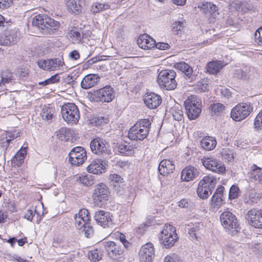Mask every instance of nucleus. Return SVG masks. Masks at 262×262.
<instances>
[{
    "mask_svg": "<svg viewBox=\"0 0 262 262\" xmlns=\"http://www.w3.org/2000/svg\"><path fill=\"white\" fill-rule=\"evenodd\" d=\"M250 224L256 228L262 229V210L255 208L249 210L247 213Z\"/></svg>",
    "mask_w": 262,
    "mask_h": 262,
    "instance_id": "obj_17",
    "label": "nucleus"
},
{
    "mask_svg": "<svg viewBox=\"0 0 262 262\" xmlns=\"http://www.w3.org/2000/svg\"><path fill=\"white\" fill-rule=\"evenodd\" d=\"M110 192L106 185L101 183L96 186L93 195L95 205L101 206L108 200Z\"/></svg>",
    "mask_w": 262,
    "mask_h": 262,
    "instance_id": "obj_12",
    "label": "nucleus"
},
{
    "mask_svg": "<svg viewBox=\"0 0 262 262\" xmlns=\"http://www.w3.org/2000/svg\"><path fill=\"white\" fill-rule=\"evenodd\" d=\"M169 47L170 46L168 43L164 42H159L156 43V46L155 47L161 50H165L168 49L169 48Z\"/></svg>",
    "mask_w": 262,
    "mask_h": 262,
    "instance_id": "obj_64",
    "label": "nucleus"
},
{
    "mask_svg": "<svg viewBox=\"0 0 262 262\" xmlns=\"http://www.w3.org/2000/svg\"><path fill=\"white\" fill-rule=\"evenodd\" d=\"M163 262H181L179 257L176 254L168 255L166 256Z\"/></svg>",
    "mask_w": 262,
    "mask_h": 262,
    "instance_id": "obj_56",
    "label": "nucleus"
},
{
    "mask_svg": "<svg viewBox=\"0 0 262 262\" xmlns=\"http://www.w3.org/2000/svg\"><path fill=\"white\" fill-rule=\"evenodd\" d=\"M176 73L172 70H162L158 75L157 81L161 86L167 90H172L176 88Z\"/></svg>",
    "mask_w": 262,
    "mask_h": 262,
    "instance_id": "obj_4",
    "label": "nucleus"
},
{
    "mask_svg": "<svg viewBox=\"0 0 262 262\" xmlns=\"http://www.w3.org/2000/svg\"><path fill=\"white\" fill-rule=\"evenodd\" d=\"M159 238L160 243L164 248L167 249L172 247L178 239L175 228L171 225H164L160 232Z\"/></svg>",
    "mask_w": 262,
    "mask_h": 262,
    "instance_id": "obj_3",
    "label": "nucleus"
},
{
    "mask_svg": "<svg viewBox=\"0 0 262 262\" xmlns=\"http://www.w3.org/2000/svg\"><path fill=\"white\" fill-rule=\"evenodd\" d=\"M144 101L145 105L150 109L157 108L161 103V97L154 93L146 94L144 97Z\"/></svg>",
    "mask_w": 262,
    "mask_h": 262,
    "instance_id": "obj_21",
    "label": "nucleus"
},
{
    "mask_svg": "<svg viewBox=\"0 0 262 262\" xmlns=\"http://www.w3.org/2000/svg\"><path fill=\"white\" fill-rule=\"evenodd\" d=\"M83 0H68L66 6L68 11L75 15H79L82 13Z\"/></svg>",
    "mask_w": 262,
    "mask_h": 262,
    "instance_id": "obj_23",
    "label": "nucleus"
},
{
    "mask_svg": "<svg viewBox=\"0 0 262 262\" xmlns=\"http://www.w3.org/2000/svg\"><path fill=\"white\" fill-rule=\"evenodd\" d=\"M61 113L63 120L68 124H76L79 119L80 114L77 106L73 103H68L63 105Z\"/></svg>",
    "mask_w": 262,
    "mask_h": 262,
    "instance_id": "obj_6",
    "label": "nucleus"
},
{
    "mask_svg": "<svg viewBox=\"0 0 262 262\" xmlns=\"http://www.w3.org/2000/svg\"><path fill=\"white\" fill-rule=\"evenodd\" d=\"M102 252L97 249L91 250L88 254L89 259L93 262L99 261L102 258Z\"/></svg>",
    "mask_w": 262,
    "mask_h": 262,
    "instance_id": "obj_42",
    "label": "nucleus"
},
{
    "mask_svg": "<svg viewBox=\"0 0 262 262\" xmlns=\"http://www.w3.org/2000/svg\"><path fill=\"white\" fill-rule=\"evenodd\" d=\"M212 191V190L206 187V186L199 184L196 192L200 198L205 199L211 194Z\"/></svg>",
    "mask_w": 262,
    "mask_h": 262,
    "instance_id": "obj_39",
    "label": "nucleus"
},
{
    "mask_svg": "<svg viewBox=\"0 0 262 262\" xmlns=\"http://www.w3.org/2000/svg\"><path fill=\"white\" fill-rule=\"evenodd\" d=\"M68 36L69 39L73 43H79L82 40L83 34L80 30L74 28L69 32Z\"/></svg>",
    "mask_w": 262,
    "mask_h": 262,
    "instance_id": "obj_36",
    "label": "nucleus"
},
{
    "mask_svg": "<svg viewBox=\"0 0 262 262\" xmlns=\"http://www.w3.org/2000/svg\"><path fill=\"white\" fill-rule=\"evenodd\" d=\"M108 121V118L106 116H99L95 119V122L97 125H102Z\"/></svg>",
    "mask_w": 262,
    "mask_h": 262,
    "instance_id": "obj_59",
    "label": "nucleus"
},
{
    "mask_svg": "<svg viewBox=\"0 0 262 262\" xmlns=\"http://www.w3.org/2000/svg\"><path fill=\"white\" fill-rule=\"evenodd\" d=\"M1 9H6L12 6L13 0H0Z\"/></svg>",
    "mask_w": 262,
    "mask_h": 262,
    "instance_id": "obj_60",
    "label": "nucleus"
},
{
    "mask_svg": "<svg viewBox=\"0 0 262 262\" xmlns=\"http://www.w3.org/2000/svg\"><path fill=\"white\" fill-rule=\"evenodd\" d=\"M253 110V105L250 103H238L232 109L231 117L236 121H240L246 118Z\"/></svg>",
    "mask_w": 262,
    "mask_h": 262,
    "instance_id": "obj_9",
    "label": "nucleus"
},
{
    "mask_svg": "<svg viewBox=\"0 0 262 262\" xmlns=\"http://www.w3.org/2000/svg\"><path fill=\"white\" fill-rule=\"evenodd\" d=\"M32 25L39 29L45 30L47 32V34L50 35L60 27L58 21L45 14L36 15L32 20Z\"/></svg>",
    "mask_w": 262,
    "mask_h": 262,
    "instance_id": "obj_2",
    "label": "nucleus"
},
{
    "mask_svg": "<svg viewBox=\"0 0 262 262\" xmlns=\"http://www.w3.org/2000/svg\"><path fill=\"white\" fill-rule=\"evenodd\" d=\"M253 68L245 66L242 69H236L234 71L233 76L238 79L248 80L251 78L253 73Z\"/></svg>",
    "mask_w": 262,
    "mask_h": 262,
    "instance_id": "obj_24",
    "label": "nucleus"
},
{
    "mask_svg": "<svg viewBox=\"0 0 262 262\" xmlns=\"http://www.w3.org/2000/svg\"><path fill=\"white\" fill-rule=\"evenodd\" d=\"M216 143L215 138L210 136L205 137L201 141V147L207 150L213 149L215 147Z\"/></svg>",
    "mask_w": 262,
    "mask_h": 262,
    "instance_id": "obj_32",
    "label": "nucleus"
},
{
    "mask_svg": "<svg viewBox=\"0 0 262 262\" xmlns=\"http://www.w3.org/2000/svg\"><path fill=\"white\" fill-rule=\"evenodd\" d=\"M237 244L235 242H232L226 245L225 249L231 253H235L237 250Z\"/></svg>",
    "mask_w": 262,
    "mask_h": 262,
    "instance_id": "obj_55",
    "label": "nucleus"
},
{
    "mask_svg": "<svg viewBox=\"0 0 262 262\" xmlns=\"http://www.w3.org/2000/svg\"><path fill=\"white\" fill-rule=\"evenodd\" d=\"M110 180L114 183L122 182V179L119 175L117 174H112L110 176Z\"/></svg>",
    "mask_w": 262,
    "mask_h": 262,
    "instance_id": "obj_62",
    "label": "nucleus"
},
{
    "mask_svg": "<svg viewBox=\"0 0 262 262\" xmlns=\"http://www.w3.org/2000/svg\"><path fill=\"white\" fill-rule=\"evenodd\" d=\"M199 170L191 166L185 167L181 171V179L183 181L189 182L199 176Z\"/></svg>",
    "mask_w": 262,
    "mask_h": 262,
    "instance_id": "obj_20",
    "label": "nucleus"
},
{
    "mask_svg": "<svg viewBox=\"0 0 262 262\" xmlns=\"http://www.w3.org/2000/svg\"><path fill=\"white\" fill-rule=\"evenodd\" d=\"M225 188L220 185L219 186L211 199V205L213 206H220L223 202V192Z\"/></svg>",
    "mask_w": 262,
    "mask_h": 262,
    "instance_id": "obj_31",
    "label": "nucleus"
},
{
    "mask_svg": "<svg viewBox=\"0 0 262 262\" xmlns=\"http://www.w3.org/2000/svg\"><path fill=\"white\" fill-rule=\"evenodd\" d=\"M171 113L176 120L181 121L183 118L182 108L179 104H177L171 108Z\"/></svg>",
    "mask_w": 262,
    "mask_h": 262,
    "instance_id": "obj_40",
    "label": "nucleus"
},
{
    "mask_svg": "<svg viewBox=\"0 0 262 262\" xmlns=\"http://www.w3.org/2000/svg\"><path fill=\"white\" fill-rule=\"evenodd\" d=\"M60 80V76L58 74L51 76L50 78L46 79L43 81L39 82L40 85H47L58 82Z\"/></svg>",
    "mask_w": 262,
    "mask_h": 262,
    "instance_id": "obj_51",
    "label": "nucleus"
},
{
    "mask_svg": "<svg viewBox=\"0 0 262 262\" xmlns=\"http://www.w3.org/2000/svg\"><path fill=\"white\" fill-rule=\"evenodd\" d=\"M81 230L82 232H83L84 235L87 237H90L93 235L94 233L93 228L92 226H91L90 223L88 224V225H84L82 229H79Z\"/></svg>",
    "mask_w": 262,
    "mask_h": 262,
    "instance_id": "obj_52",
    "label": "nucleus"
},
{
    "mask_svg": "<svg viewBox=\"0 0 262 262\" xmlns=\"http://www.w3.org/2000/svg\"><path fill=\"white\" fill-rule=\"evenodd\" d=\"M137 43L139 47L144 50L151 49L156 46V41L146 34L140 35Z\"/></svg>",
    "mask_w": 262,
    "mask_h": 262,
    "instance_id": "obj_22",
    "label": "nucleus"
},
{
    "mask_svg": "<svg viewBox=\"0 0 262 262\" xmlns=\"http://www.w3.org/2000/svg\"><path fill=\"white\" fill-rule=\"evenodd\" d=\"M35 210L32 209H28L24 214V217L29 221H31L35 214Z\"/></svg>",
    "mask_w": 262,
    "mask_h": 262,
    "instance_id": "obj_61",
    "label": "nucleus"
},
{
    "mask_svg": "<svg viewBox=\"0 0 262 262\" xmlns=\"http://www.w3.org/2000/svg\"><path fill=\"white\" fill-rule=\"evenodd\" d=\"M148 119L138 121L129 130L128 137L132 140H142L148 135L150 128Z\"/></svg>",
    "mask_w": 262,
    "mask_h": 262,
    "instance_id": "obj_1",
    "label": "nucleus"
},
{
    "mask_svg": "<svg viewBox=\"0 0 262 262\" xmlns=\"http://www.w3.org/2000/svg\"><path fill=\"white\" fill-rule=\"evenodd\" d=\"M240 193L239 188L235 185H233L230 188L229 192V199L230 200L236 199Z\"/></svg>",
    "mask_w": 262,
    "mask_h": 262,
    "instance_id": "obj_48",
    "label": "nucleus"
},
{
    "mask_svg": "<svg viewBox=\"0 0 262 262\" xmlns=\"http://www.w3.org/2000/svg\"><path fill=\"white\" fill-rule=\"evenodd\" d=\"M92 42H90V44H88L87 45L85 46V48L87 49L89 51L88 56H90L91 55V54L94 51L96 47L95 45L93 43L95 41L92 40Z\"/></svg>",
    "mask_w": 262,
    "mask_h": 262,
    "instance_id": "obj_63",
    "label": "nucleus"
},
{
    "mask_svg": "<svg viewBox=\"0 0 262 262\" xmlns=\"http://www.w3.org/2000/svg\"><path fill=\"white\" fill-rule=\"evenodd\" d=\"M77 181L84 186H88L94 184V177L91 174L82 175L77 178Z\"/></svg>",
    "mask_w": 262,
    "mask_h": 262,
    "instance_id": "obj_41",
    "label": "nucleus"
},
{
    "mask_svg": "<svg viewBox=\"0 0 262 262\" xmlns=\"http://www.w3.org/2000/svg\"><path fill=\"white\" fill-rule=\"evenodd\" d=\"M185 108L188 118L190 120L197 118L202 112L201 99L196 96L191 95L184 102Z\"/></svg>",
    "mask_w": 262,
    "mask_h": 262,
    "instance_id": "obj_5",
    "label": "nucleus"
},
{
    "mask_svg": "<svg viewBox=\"0 0 262 262\" xmlns=\"http://www.w3.org/2000/svg\"><path fill=\"white\" fill-rule=\"evenodd\" d=\"M220 221L226 231L231 235L238 231V224L236 216L230 211H225L220 215Z\"/></svg>",
    "mask_w": 262,
    "mask_h": 262,
    "instance_id": "obj_7",
    "label": "nucleus"
},
{
    "mask_svg": "<svg viewBox=\"0 0 262 262\" xmlns=\"http://www.w3.org/2000/svg\"><path fill=\"white\" fill-rule=\"evenodd\" d=\"M18 38L16 30H5L0 35V45L11 46L17 42Z\"/></svg>",
    "mask_w": 262,
    "mask_h": 262,
    "instance_id": "obj_16",
    "label": "nucleus"
},
{
    "mask_svg": "<svg viewBox=\"0 0 262 262\" xmlns=\"http://www.w3.org/2000/svg\"><path fill=\"white\" fill-rule=\"evenodd\" d=\"M221 155L222 159L229 162L233 159V154L232 150L228 148L222 149Z\"/></svg>",
    "mask_w": 262,
    "mask_h": 262,
    "instance_id": "obj_47",
    "label": "nucleus"
},
{
    "mask_svg": "<svg viewBox=\"0 0 262 262\" xmlns=\"http://www.w3.org/2000/svg\"><path fill=\"white\" fill-rule=\"evenodd\" d=\"M112 214L107 211L99 210L95 213L94 219L103 228H109L113 225Z\"/></svg>",
    "mask_w": 262,
    "mask_h": 262,
    "instance_id": "obj_15",
    "label": "nucleus"
},
{
    "mask_svg": "<svg viewBox=\"0 0 262 262\" xmlns=\"http://www.w3.org/2000/svg\"><path fill=\"white\" fill-rule=\"evenodd\" d=\"M100 159L94 160L87 167V170L90 173L99 174L105 171V167Z\"/></svg>",
    "mask_w": 262,
    "mask_h": 262,
    "instance_id": "obj_27",
    "label": "nucleus"
},
{
    "mask_svg": "<svg viewBox=\"0 0 262 262\" xmlns=\"http://www.w3.org/2000/svg\"><path fill=\"white\" fill-rule=\"evenodd\" d=\"M69 156L70 163L76 166L83 164L87 159L86 151L81 146L73 148L69 154Z\"/></svg>",
    "mask_w": 262,
    "mask_h": 262,
    "instance_id": "obj_11",
    "label": "nucleus"
},
{
    "mask_svg": "<svg viewBox=\"0 0 262 262\" xmlns=\"http://www.w3.org/2000/svg\"><path fill=\"white\" fill-rule=\"evenodd\" d=\"M109 8L110 6L107 4L95 3L92 6L91 11L94 13H97L108 9Z\"/></svg>",
    "mask_w": 262,
    "mask_h": 262,
    "instance_id": "obj_43",
    "label": "nucleus"
},
{
    "mask_svg": "<svg viewBox=\"0 0 262 262\" xmlns=\"http://www.w3.org/2000/svg\"><path fill=\"white\" fill-rule=\"evenodd\" d=\"M114 91L111 86L107 85L90 94V99L92 101L110 102L115 98Z\"/></svg>",
    "mask_w": 262,
    "mask_h": 262,
    "instance_id": "obj_8",
    "label": "nucleus"
},
{
    "mask_svg": "<svg viewBox=\"0 0 262 262\" xmlns=\"http://www.w3.org/2000/svg\"><path fill=\"white\" fill-rule=\"evenodd\" d=\"M249 179L251 181H262V168L254 164L251 165L248 172Z\"/></svg>",
    "mask_w": 262,
    "mask_h": 262,
    "instance_id": "obj_29",
    "label": "nucleus"
},
{
    "mask_svg": "<svg viewBox=\"0 0 262 262\" xmlns=\"http://www.w3.org/2000/svg\"><path fill=\"white\" fill-rule=\"evenodd\" d=\"M154 223V218L152 216H148L147 218V222L140 225L138 227V231L141 234H143L146 230L147 227L151 225Z\"/></svg>",
    "mask_w": 262,
    "mask_h": 262,
    "instance_id": "obj_45",
    "label": "nucleus"
},
{
    "mask_svg": "<svg viewBox=\"0 0 262 262\" xmlns=\"http://www.w3.org/2000/svg\"><path fill=\"white\" fill-rule=\"evenodd\" d=\"M19 134H20L19 132L18 131L15 130L14 131H12V132H10V131L8 132L7 133L6 136H7V137H9V139H7L6 140L7 144L8 145L12 139L19 137L20 136Z\"/></svg>",
    "mask_w": 262,
    "mask_h": 262,
    "instance_id": "obj_54",
    "label": "nucleus"
},
{
    "mask_svg": "<svg viewBox=\"0 0 262 262\" xmlns=\"http://www.w3.org/2000/svg\"><path fill=\"white\" fill-rule=\"evenodd\" d=\"M63 64L64 61L62 58L40 60L38 61L39 67L45 70L55 71L59 69Z\"/></svg>",
    "mask_w": 262,
    "mask_h": 262,
    "instance_id": "obj_14",
    "label": "nucleus"
},
{
    "mask_svg": "<svg viewBox=\"0 0 262 262\" xmlns=\"http://www.w3.org/2000/svg\"><path fill=\"white\" fill-rule=\"evenodd\" d=\"M54 111L52 108L46 107L43 108L41 116L43 120H51L53 117Z\"/></svg>",
    "mask_w": 262,
    "mask_h": 262,
    "instance_id": "obj_46",
    "label": "nucleus"
},
{
    "mask_svg": "<svg viewBox=\"0 0 262 262\" xmlns=\"http://www.w3.org/2000/svg\"><path fill=\"white\" fill-rule=\"evenodd\" d=\"M209 108L215 115H220L225 108L223 104L220 103H215L210 105Z\"/></svg>",
    "mask_w": 262,
    "mask_h": 262,
    "instance_id": "obj_44",
    "label": "nucleus"
},
{
    "mask_svg": "<svg viewBox=\"0 0 262 262\" xmlns=\"http://www.w3.org/2000/svg\"><path fill=\"white\" fill-rule=\"evenodd\" d=\"M104 246L108 255L112 258H116L118 255L122 253L120 246L114 242H107L104 243Z\"/></svg>",
    "mask_w": 262,
    "mask_h": 262,
    "instance_id": "obj_25",
    "label": "nucleus"
},
{
    "mask_svg": "<svg viewBox=\"0 0 262 262\" xmlns=\"http://www.w3.org/2000/svg\"><path fill=\"white\" fill-rule=\"evenodd\" d=\"M174 169V165L173 162L166 159L161 161L158 167L159 172L163 176L172 172Z\"/></svg>",
    "mask_w": 262,
    "mask_h": 262,
    "instance_id": "obj_28",
    "label": "nucleus"
},
{
    "mask_svg": "<svg viewBox=\"0 0 262 262\" xmlns=\"http://www.w3.org/2000/svg\"><path fill=\"white\" fill-rule=\"evenodd\" d=\"M1 81L0 82V86L5 85L6 84L12 82L13 80V74L9 70H5L1 74Z\"/></svg>",
    "mask_w": 262,
    "mask_h": 262,
    "instance_id": "obj_38",
    "label": "nucleus"
},
{
    "mask_svg": "<svg viewBox=\"0 0 262 262\" xmlns=\"http://www.w3.org/2000/svg\"><path fill=\"white\" fill-rule=\"evenodd\" d=\"M118 151L125 155H130L133 153L132 147L130 145L120 144L118 146Z\"/></svg>",
    "mask_w": 262,
    "mask_h": 262,
    "instance_id": "obj_50",
    "label": "nucleus"
},
{
    "mask_svg": "<svg viewBox=\"0 0 262 262\" xmlns=\"http://www.w3.org/2000/svg\"><path fill=\"white\" fill-rule=\"evenodd\" d=\"M174 67L184 73L186 77L189 79L192 80L194 78V76L192 74L193 70L187 63L185 62H177L174 64Z\"/></svg>",
    "mask_w": 262,
    "mask_h": 262,
    "instance_id": "obj_30",
    "label": "nucleus"
},
{
    "mask_svg": "<svg viewBox=\"0 0 262 262\" xmlns=\"http://www.w3.org/2000/svg\"><path fill=\"white\" fill-rule=\"evenodd\" d=\"M90 147L92 152L95 154L103 155L111 154L108 145L102 139L97 138L93 140L91 142Z\"/></svg>",
    "mask_w": 262,
    "mask_h": 262,
    "instance_id": "obj_13",
    "label": "nucleus"
},
{
    "mask_svg": "<svg viewBox=\"0 0 262 262\" xmlns=\"http://www.w3.org/2000/svg\"><path fill=\"white\" fill-rule=\"evenodd\" d=\"M75 226L78 229H82V227L88 225L90 221V216L88 210L82 209L79 210L78 214L74 216Z\"/></svg>",
    "mask_w": 262,
    "mask_h": 262,
    "instance_id": "obj_19",
    "label": "nucleus"
},
{
    "mask_svg": "<svg viewBox=\"0 0 262 262\" xmlns=\"http://www.w3.org/2000/svg\"><path fill=\"white\" fill-rule=\"evenodd\" d=\"M155 255L154 245L149 243L143 245L139 251L141 261H151Z\"/></svg>",
    "mask_w": 262,
    "mask_h": 262,
    "instance_id": "obj_18",
    "label": "nucleus"
},
{
    "mask_svg": "<svg viewBox=\"0 0 262 262\" xmlns=\"http://www.w3.org/2000/svg\"><path fill=\"white\" fill-rule=\"evenodd\" d=\"M217 182L216 178L211 174L205 176L200 181L199 184L206 186L210 189L213 190Z\"/></svg>",
    "mask_w": 262,
    "mask_h": 262,
    "instance_id": "obj_34",
    "label": "nucleus"
},
{
    "mask_svg": "<svg viewBox=\"0 0 262 262\" xmlns=\"http://www.w3.org/2000/svg\"><path fill=\"white\" fill-rule=\"evenodd\" d=\"M225 66L221 61L215 60L209 62L207 64V72L211 74L217 73Z\"/></svg>",
    "mask_w": 262,
    "mask_h": 262,
    "instance_id": "obj_35",
    "label": "nucleus"
},
{
    "mask_svg": "<svg viewBox=\"0 0 262 262\" xmlns=\"http://www.w3.org/2000/svg\"><path fill=\"white\" fill-rule=\"evenodd\" d=\"M201 8L204 13L212 15L213 17H215L216 15L219 14L217 12L218 9L217 7L210 2L203 3L201 5Z\"/></svg>",
    "mask_w": 262,
    "mask_h": 262,
    "instance_id": "obj_33",
    "label": "nucleus"
},
{
    "mask_svg": "<svg viewBox=\"0 0 262 262\" xmlns=\"http://www.w3.org/2000/svg\"><path fill=\"white\" fill-rule=\"evenodd\" d=\"M254 37L255 41L259 45L262 46V27L258 28L255 32Z\"/></svg>",
    "mask_w": 262,
    "mask_h": 262,
    "instance_id": "obj_57",
    "label": "nucleus"
},
{
    "mask_svg": "<svg viewBox=\"0 0 262 262\" xmlns=\"http://www.w3.org/2000/svg\"><path fill=\"white\" fill-rule=\"evenodd\" d=\"M201 162L206 169L212 172L218 174H223L225 172V165L213 157H204L201 159Z\"/></svg>",
    "mask_w": 262,
    "mask_h": 262,
    "instance_id": "obj_10",
    "label": "nucleus"
},
{
    "mask_svg": "<svg viewBox=\"0 0 262 262\" xmlns=\"http://www.w3.org/2000/svg\"><path fill=\"white\" fill-rule=\"evenodd\" d=\"M99 80V76L95 74H88L83 78L81 85L84 89H89L96 85Z\"/></svg>",
    "mask_w": 262,
    "mask_h": 262,
    "instance_id": "obj_26",
    "label": "nucleus"
},
{
    "mask_svg": "<svg viewBox=\"0 0 262 262\" xmlns=\"http://www.w3.org/2000/svg\"><path fill=\"white\" fill-rule=\"evenodd\" d=\"M254 128L256 131L262 129V110L257 115L255 118Z\"/></svg>",
    "mask_w": 262,
    "mask_h": 262,
    "instance_id": "obj_49",
    "label": "nucleus"
},
{
    "mask_svg": "<svg viewBox=\"0 0 262 262\" xmlns=\"http://www.w3.org/2000/svg\"><path fill=\"white\" fill-rule=\"evenodd\" d=\"M68 130L67 128H61L57 133L56 136L59 140L66 141L68 139L66 136V134L68 133Z\"/></svg>",
    "mask_w": 262,
    "mask_h": 262,
    "instance_id": "obj_53",
    "label": "nucleus"
},
{
    "mask_svg": "<svg viewBox=\"0 0 262 262\" xmlns=\"http://www.w3.org/2000/svg\"><path fill=\"white\" fill-rule=\"evenodd\" d=\"M184 27V22L182 21H175L172 24V29L173 31L177 32L181 30Z\"/></svg>",
    "mask_w": 262,
    "mask_h": 262,
    "instance_id": "obj_58",
    "label": "nucleus"
},
{
    "mask_svg": "<svg viewBox=\"0 0 262 262\" xmlns=\"http://www.w3.org/2000/svg\"><path fill=\"white\" fill-rule=\"evenodd\" d=\"M27 154L26 147H21L20 150L16 154L12 160V162L17 166H20L24 162L25 156Z\"/></svg>",
    "mask_w": 262,
    "mask_h": 262,
    "instance_id": "obj_37",
    "label": "nucleus"
}]
</instances>
